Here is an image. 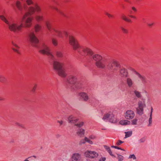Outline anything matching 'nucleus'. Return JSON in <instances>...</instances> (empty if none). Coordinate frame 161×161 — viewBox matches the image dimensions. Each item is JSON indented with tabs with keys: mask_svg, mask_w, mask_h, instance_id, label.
<instances>
[{
	"mask_svg": "<svg viewBox=\"0 0 161 161\" xmlns=\"http://www.w3.org/2000/svg\"><path fill=\"white\" fill-rule=\"evenodd\" d=\"M32 157H33V158H36V156H35V155L33 156Z\"/></svg>",
	"mask_w": 161,
	"mask_h": 161,
	"instance_id": "e2e57ef3",
	"label": "nucleus"
},
{
	"mask_svg": "<svg viewBox=\"0 0 161 161\" xmlns=\"http://www.w3.org/2000/svg\"><path fill=\"white\" fill-rule=\"evenodd\" d=\"M106 160V158L104 157L100 159L99 160V161H105Z\"/></svg>",
	"mask_w": 161,
	"mask_h": 161,
	"instance_id": "3c124183",
	"label": "nucleus"
},
{
	"mask_svg": "<svg viewBox=\"0 0 161 161\" xmlns=\"http://www.w3.org/2000/svg\"><path fill=\"white\" fill-rule=\"evenodd\" d=\"M117 149H120V150H123V151H124V150L122 149L121 148H120V147H118V148H117Z\"/></svg>",
	"mask_w": 161,
	"mask_h": 161,
	"instance_id": "680f3d73",
	"label": "nucleus"
},
{
	"mask_svg": "<svg viewBox=\"0 0 161 161\" xmlns=\"http://www.w3.org/2000/svg\"><path fill=\"white\" fill-rule=\"evenodd\" d=\"M125 1L126 2H129V1L128 0H125Z\"/></svg>",
	"mask_w": 161,
	"mask_h": 161,
	"instance_id": "69168bd1",
	"label": "nucleus"
},
{
	"mask_svg": "<svg viewBox=\"0 0 161 161\" xmlns=\"http://www.w3.org/2000/svg\"><path fill=\"white\" fill-rule=\"evenodd\" d=\"M120 124L122 125H130V122L127 120H122L119 122Z\"/></svg>",
	"mask_w": 161,
	"mask_h": 161,
	"instance_id": "412c9836",
	"label": "nucleus"
},
{
	"mask_svg": "<svg viewBox=\"0 0 161 161\" xmlns=\"http://www.w3.org/2000/svg\"><path fill=\"white\" fill-rule=\"evenodd\" d=\"M66 82L71 86L77 87L79 84L77 76L75 75H71L68 76L66 79Z\"/></svg>",
	"mask_w": 161,
	"mask_h": 161,
	"instance_id": "423d86ee",
	"label": "nucleus"
},
{
	"mask_svg": "<svg viewBox=\"0 0 161 161\" xmlns=\"http://www.w3.org/2000/svg\"><path fill=\"white\" fill-rule=\"evenodd\" d=\"M135 74L141 80L143 84H145L147 83L146 78L145 77L141 75L139 73L137 72H135Z\"/></svg>",
	"mask_w": 161,
	"mask_h": 161,
	"instance_id": "a211bd4d",
	"label": "nucleus"
},
{
	"mask_svg": "<svg viewBox=\"0 0 161 161\" xmlns=\"http://www.w3.org/2000/svg\"><path fill=\"white\" fill-rule=\"evenodd\" d=\"M30 157H29L27 158H26L25 160H24L23 161H29V160L28 159V158H29Z\"/></svg>",
	"mask_w": 161,
	"mask_h": 161,
	"instance_id": "bf43d9fd",
	"label": "nucleus"
},
{
	"mask_svg": "<svg viewBox=\"0 0 161 161\" xmlns=\"http://www.w3.org/2000/svg\"><path fill=\"white\" fill-rule=\"evenodd\" d=\"M102 119L104 120H108L110 122L113 123H115L117 122L116 116L112 111H109L106 113L103 117Z\"/></svg>",
	"mask_w": 161,
	"mask_h": 161,
	"instance_id": "0eeeda50",
	"label": "nucleus"
},
{
	"mask_svg": "<svg viewBox=\"0 0 161 161\" xmlns=\"http://www.w3.org/2000/svg\"><path fill=\"white\" fill-rule=\"evenodd\" d=\"M130 17L132 18H134V19H136V17L134 16H133V15H130Z\"/></svg>",
	"mask_w": 161,
	"mask_h": 161,
	"instance_id": "4d7b16f0",
	"label": "nucleus"
},
{
	"mask_svg": "<svg viewBox=\"0 0 161 161\" xmlns=\"http://www.w3.org/2000/svg\"><path fill=\"white\" fill-rule=\"evenodd\" d=\"M105 14L107 15L109 18H112L113 17V16L111 14L107 12L105 13Z\"/></svg>",
	"mask_w": 161,
	"mask_h": 161,
	"instance_id": "37998d69",
	"label": "nucleus"
},
{
	"mask_svg": "<svg viewBox=\"0 0 161 161\" xmlns=\"http://www.w3.org/2000/svg\"><path fill=\"white\" fill-rule=\"evenodd\" d=\"M121 18L122 19L125 20V21L129 22H131V21L130 19H128L127 18V17L124 14H123L121 16Z\"/></svg>",
	"mask_w": 161,
	"mask_h": 161,
	"instance_id": "393cba45",
	"label": "nucleus"
},
{
	"mask_svg": "<svg viewBox=\"0 0 161 161\" xmlns=\"http://www.w3.org/2000/svg\"><path fill=\"white\" fill-rule=\"evenodd\" d=\"M4 100V99L1 97H0V101H2Z\"/></svg>",
	"mask_w": 161,
	"mask_h": 161,
	"instance_id": "052dcab7",
	"label": "nucleus"
},
{
	"mask_svg": "<svg viewBox=\"0 0 161 161\" xmlns=\"http://www.w3.org/2000/svg\"><path fill=\"white\" fill-rule=\"evenodd\" d=\"M64 63L62 61H54L53 63V69L57 71L58 75L64 78L67 74L65 69L63 68Z\"/></svg>",
	"mask_w": 161,
	"mask_h": 161,
	"instance_id": "7ed1b4c3",
	"label": "nucleus"
},
{
	"mask_svg": "<svg viewBox=\"0 0 161 161\" xmlns=\"http://www.w3.org/2000/svg\"><path fill=\"white\" fill-rule=\"evenodd\" d=\"M134 93L135 96L138 98H140L142 97L141 92L135 90L134 91Z\"/></svg>",
	"mask_w": 161,
	"mask_h": 161,
	"instance_id": "b1692460",
	"label": "nucleus"
},
{
	"mask_svg": "<svg viewBox=\"0 0 161 161\" xmlns=\"http://www.w3.org/2000/svg\"><path fill=\"white\" fill-rule=\"evenodd\" d=\"M39 52L42 54L47 55L51 58H53L54 57V55L50 52V49L47 44L45 42L41 43L40 47Z\"/></svg>",
	"mask_w": 161,
	"mask_h": 161,
	"instance_id": "20e7f679",
	"label": "nucleus"
},
{
	"mask_svg": "<svg viewBox=\"0 0 161 161\" xmlns=\"http://www.w3.org/2000/svg\"><path fill=\"white\" fill-rule=\"evenodd\" d=\"M138 121V119H134L132 120V123L131 124L132 125H136Z\"/></svg>",
	"mask_w": 161,
	"mask_h": 161,
	"instance_id": "e433bc0d",
	"label": "nucleus"
},
{
	"mask_svg": "<svg viewBox=\"0 0 161 161\" xmlns=\"http://www.w3.org/2000/svg\"><path fill=\"white\" fill-rule=\"evenodd\" d=\"M29 41L31 45L35 47H38L39 40L33 31L30 32L28 34Z\"/></svg>",
	"mask_w": 161,
	"mask_h": 161,
	"instance_id": "6e6552de",
	"label": "nucleus"
},
{
	"mask_svg": "<svg viewBox=\"0 0 161 161\" xmlns=\"http://www.w3.org/2000/svg\"><path fill=\"white\" fill-rule=\"evenodd\" d=\"M119 66L120 65L118 63L114 60L112 61L108 65V69L113 72L117 71Z\"/></svg>",
	"mask_w": 161,
	"mask_h": 161,
	"instance_id": "1a4fd4ad",
	"label": "nucleus"
},
{
	"mask_svg": "<svg viewBox=\"0 0 161 161\" xmlns=\"http://www.w3.org/2000/svg\"><path fill=\"white\" fill-rule=\"evenodd\" d=\"M117 158L119 161H122L123 160L124 157L122 155L117 154Z\"/></svg>",
	"mask_w": 161,
	"mask_h": 161,
	"instance_id": "2f4dec72",
	"label": "nucleus"
},
{
	"mask_svg": "<svg viewBox=\"0 0 161 161\" xmlns=\"http://www.w3.org/2000/svg\"><path fill=\"white\" fill-rule=\"evenodd\" d=\"M138 107L143 108L145 107L146 105L145 104L142 103L141 101H139L138 102Z\"/></svg>",
	"mask_w": 161,
	"mask_h": 161,
	"instance_id": "cd10ccee",
	"label": "nucleus"
},
{
	"mask_svg": "<svg viewBox=\"0 0 161 161\" xmlns=\"http://www.w3.org/2000/svg\"><path fill=\"white\" fill-rule=\"evenodd\" d=\"M51 8L55 10L59 14L62 15L63 16H65L64 14L61 11L59 10L57 8L54 6H52Z\"/></svg>",
	"mask_w": 161,
	"mask_h": 161,
	"instance_id": "c756f323",
	"label": "nucleus"
},
{
	"mask_svg": "<svg viewBox=\"0 0 161 161\" xmlns=\"http://www.w3.org/2000/svg\"><path fill=\"white\" fill-rule=\"evenodd\" d=\"M84 140L86 142H88L90 144H93V142L91 140H90L89 138H88L87 137H85Z\"/></svg>",
	"mask_w": 161,
	"mask_h": 161,
	"instance_id": "f704fd0d",
	"label": "nucleus"
},
{
	"mask_svg": "<svg viewBox=\"0 0 161 161\" xmlns=\"http://www.w3.org/2000/svg\"><path fill=\"white\" fill-rule=\"evenodd\" d=\"M133 158L134 160H135L136 159V157L135 155L134 154L130 155L129 156V158Z\"/></svg>",
	"mask_w": 161,
	"mask_h": 161,
	"instance_id": "ea45409f",
	"label": "nucleus"
},
{
	"mask_svg": "<svg viewBox=\"0 0 161 161\" xmlns=\"http://www.w3.org/2000/svg\"><path fill=\"white\" fill-rule=\"evenodd\" d=\"M82 51L85 54L92 56V59L95 62V65L97 68L101 69L106 68V61L101 55L97 54L93 55L92 50L87 47L82 48Z\"/></svg>",
	"mask_w": 161,
	"mask_h": 161,
	"instance_id": "f257e3e1",
	"label": "nucleus"
},
{
	"mask_svg": "<svg viewBox=\"0 0 161 161\" xmlns=\"http://www.w3.org/2000/svg\"><path fill=\"white\" fill-rule=\"evenodd\" d=\"M51 33L59 38H62L63 37V33L57 28H53V31Z\"/></svg>",
	"mask_w": 161,
	"mask_h": 161,
	"instance_id": "ddd939ff",
	"label": "nucleus"
},
{
	"mask_svg": "<svg viewBox=\"0 0 161 161\" xmlns=\"http://www.w3.org/2000/svg\"><path fill=\"white\" fill-rule=\"evenodd\" d=\"M71 158L74 161H79L81 159V155L79 153H75L72 154Z\"/></svg>",
	"mask_w": 161,
	"mask_h": 161,
	"instance_id": "f3484780",
	"label": "nucleus"
},
{
	"mask_svg": "<svg viewBox=\"0 0 161 161\" xmlns=\"http://www.w3.org/2000/svg\"><path fill=\"white\" fill-rule=\"evenodd\" d=\"M55 54L57 58H63L64 55L63 53L61 52L57 51L56 52Z\"/></svg>",
	"mask_w": 161,
	"mask_h": 161,
	"instance_id": "5701e85b",
	"label": "nucleus"
},
{
	"mask_svg": "<svg viewBox=\"0 0 161 161\" xmlns=\"http://www.w3.org/2000/svg\"><path fill=\"white\" fill-rule=\"evenodd\" d=\"M43 16L40 14H36L35 17V19L37 21L42 20H43Z\"/></svg>",
	"mask_w": 161,
	"mask_h": 161,
	"instance_id": "4be33fe9",
	"label": "nucleus"
},
{
	"mask_svg": "<svg viewBox=\"0 0 161 161\" xmlns=\"http://www.w3.org/2000/svg\"><path fill=\"white\" fill-rule=\"evenodd\" d=\"M35 32L37 33L41 29V26L38 24H36L34 26Z\"/></svg>",
	"mask_w": 161,
	"mask_h": 161,
	"instance_id": "bb28decb",
	"label": "nucleus"
},
{
	"mask_svg": "<svg viewBox=\"0 0 161 161\" xmlns=\"http://www.w3.org/2000/svg\"><path fill=\"white\" fill-rule=\"evenodd\" d=\"M64 33L66 35H67V33L66 32H64Z\"/></svg>",
	"mask_w": 161,
	"mask_h": 161,
	"instance_id": "0e129e2a",
	"label": "nucleus"
},
{
	"mask_svg": "<svg viewBox=\"0 0 161 161\" xmlns=\"http://www.w3.org/2000/svg\"><path fill=\"white\" fill-rule=\"evenodd\" d=\"M111 147H113V148H116V149H117V148H118V147L116 146H111Z\"/></svg>",
	"mask_w": 161,
	"mask_h": 161,
	"instance_id": "13d9d810",
	"label": "nucleus"
},
{
	"mask_svg": "<svg viewBox=\"0 0 161 161\" xmlns=\"http://www.w3.org/2000/svg\"><path fill=\"white\" fill-rule=\"evenodd\" d=\"M132 9L135 12H136L137 11L136 8L134 7H132Z\"/></svg>",
	"mask_w": 161,
	"mask_h": 161,
	"instance_id": "5fc2aeb1",
	"label": "nucleus"
},
{
	"mask_svg": "<svg viewBox=\"0 0 161 161\" xmlns=\"http://www.w3.org/2000/svg\"><path fill=\"white\" fill-rule=\"evenodd\" d=\"M153 108L152 107L151 108V112H150V115H151V116H152V113H153Z\"/></svg>",
	"mask_w": 161,
	"mask_h": 161,
	"instance_id": "6e6d98bb",
	"label": "nucleus"
},
{
	"mask_svg": "<svg viewBox=\"0 0 161 161\" xmlns=\"http://www.w3.org/2000/svg\"><path fill=\"white\" fill-rule=\"evenodd\" d=\"M96 138V136L93 135H90L89 136V138L92 140H94Z\"/></svg>",
	"mask_w": 161,
	"mask_h": 161,
	"instance_id": "c03bdc74",
	"label": "nucleus"
},
{
	"mask_svg": "<svg viewBox=\"0 0 161 161\" xmlns=\"http://www.w3.org/2000/svg\"><path fill=\"white\" fill-rule=\"evenodd\" d=\"M136 1H139V0H136Z\"/></svg>",
	"mask_w": 161,
	"mask_h": 161,
	"instance_id": "774afa93",
	"label": "nucleus"
},
{
	"mask_svg": "<svg viewBox=\"0 0 161 161\" xmlns=\"http://www.w3.org/2000/svg\"><path fill=\"white\" fill-rule=\"evenodd\" d=\"M85 154L86 157L95 158L98 156V154L96 152L88 151L85 152Z\"/></svg>",
	"mask_w": 161,
	"mask_h": 161,
	"instance_id": "f8f14e48",
	"label": "nucleus"
},
{
	"mask_svg": "<svg viewBox=\"0 0 161 161\" xmlns=\"http://www.w3.org/2000/svg\"><path fill=\"white\" fill-rule=\"evenodd\" d=\"M124 142L120 140H119L118 141L116 142V144L117 146L120 145L121 144L123 143Z\"/></svg>",
	"mask_w": 161,
	"mask_h": 161,
	"instance_id": "a19ab883",
	"label": "nucleus"
},
{
	"mask_svg": "<svg viewBox=\"0 0 161 161\" xmlns=\"http://www.w3.org/2000/svg\"><path fill=\"white\" fill-rule=\"evenodd\" d=\"M15 124L17 125L20 127H22V125L18 122H16Z\"/></svg>",
	"mask_w": 161,
	"mask_h": 161,
	"instance_id": "864d4df0",
	"label": "nucleus"
},
{
	"mask_svg": "<svg viewBox=\"0 0 161 161\" xmlns=\"http://www.w3.org/2000/svg\"><path fill=\"white\" fill-rule=\"evenodd\" d=\"M36 87H37V84H34L32 88L31 91L33 92H35L36 91Z\"/></svg>",
	"mask_w": 161,
	"mask_h": 161,
	"instance_id": "58836bf2",
	"label": "nucleus"
},
{
	"mask_svg": "<svg viewBox=\"0 0 161 161\" xmlns=\"http://www.w3.org/2000/svg\"><path fill=\"white\" fill-rule=\"evenodd\" d=\"M152 116L151 115H150L149 118L148 119V124L147 125V126H152Z\"/></svg>",
	"mask_w": 161,
	"mask_h": 161,
	"instance_id": "7c9ffc66",
	"label": "nucleus"
},
{
	"mask_svg": "<svg viewBox=\"0 0 161 161\" xmlns=\"http://www.w3.org/2000/svg\"><path fill=\"white\" fill-rule=\"evenodd\" d=\"M108 152L110 154V155H111V156H112L113 157H115V156H114L113 155V154H112V153L111 150H109V151H108Z\"/></svg>",
	"mask_w": 161,
	"mask_h": 161,
	"instance_id": "09e8293b",
	"label": "nucleus"
},
{
	"mask_svg": "<svg viewBox=\"0 0 161 161\" xmlns=\"http://www.w3.org/2000/svg\"><path fill=\"white\" fill-rule=\"evenodd\" d=\"M126 82L129 88L132 87L134 85V81L130 77H127L126 79Z\"/></svg>",
	"mask_w": 161,
	"mask_h": 161,
	"instance_id": "dca6fc26",
	"label": "nucleus"
},
{
	"mask_svg": "<svg viewBox=\"0 0 161 161\" xmlns=\"http://www.w3.org/2000/svg\"><path fill=\"white\" fill-rule=\"evenodd\" d=\"M86 142L85 141V140H81L79 144L80 145H81L82 144H85V143Z\"/></svg>",
	"mask_w": 161,
	"mask_h": 161,
	"instance_id": "de8ad7c7",
	"label": "nucleus"
},
{
	"mask_svg": "<svg viewBox=\"0 0 161 161\" xmlns=\"http://www.w3.org/2000/svg\"><path fill=\"white\" fill-rule=\"evenodd\" d=\"M146 140L145 137H143L138 140V142L139 143H142L145 142Z\"/></svg>",
	"mask_w": 161,
	"mask_h": 161,
	"instance_id": "72a5a7b5",
	"label": "nucleus"
},
{
	"mask_svg": "<svg viewBox=\"0 0 161 161\" xmlns=\"http://www.w3.org/2000/svg\"><path fill=\"white\" fill-rule=\"evenodd\" d=\"M104 148L107 152L109 151V150H110L109 147L106 146H104Z\"/></svg>",
	"mask_w": 161,
	"mask_h": 161,
	"instance_id": "a18cd8bd",
	"label": "nucleus"
},
{
	"mask_svg": "<svg viewBox=\"0 0 161 161\" xmlns=\"http://www.w3.org/2000/svg\"><path fill=\"white\" fill-rule=\"evenodd\" d=\"M12 49L14 52H16V53H19V51L17 49H15V48H12Z\"/></svg>",
	"mask_w": 161,
	"mask_h": 161,
	"instance_id": "8fccbe9b",
	"label": "nucleus"
},
{
	"mask_svg": "<svg viewBox=\"0 0 161 161\" xmlns=\"http://www.w3.org/2000/svg\"><path fill=\"white\" fill-rule=\"evenodd\" d=\"M4 14V13H1V14L0 15V19L8 25L9 29L14 32L20 31L23 26L22 23L21 22L20 25H18V21L17 20H12L9 21Z\"/></svg>",
	"mask_w": 161,
	"mask_h": 161,
	"instance_id": "f03ea898",
	"label": "nucleus"
},
{
	"mask_svg": "<svg viewBox=\"0 0 161 161\" xmlns=\"http://www.w3.org/2000/svg\"><path fill=\"white\" fill-rule=\"evenodd\" d=\"M119 75L123 77H127L128 75V72L126 69L122 68L119 71Z\"/></svg>",
	"mask_w": 161,
	"mask_h": 161,
	"instance_id": "4468645a",
	"label": "nucleus"
},
{
	"mask_svg": "<svg viewBox=\"0 0 161 161\" xmlns=\"http://www.w3.org/2000/svg\"><path fill=\"white\" fill-rule=\"evenodd\" d=\"M57 122L58 123H59V124H60V125H63V121L61 120H57Z\"/></svg>",
	"mask_w": 161,
	"mask_h": 161,
	"instance_id": "49530a36",
	"label": "nucleus"
},
{
	"mask_svg": "<svg viewBox=\"0 0 161 161\" xmlns=\"http://www.w3.org/2000/svg\"><path fill=\"white\" fill-rule=\"evenodd\" d=\"M79 119L73 115H71L68 117V122L69 123L74 125V126L78 128H80L84 125V122H80L77 123Z\"/></svg>",
	"mask_w": 161,
	"mask_h": 161,
	"instance_id": "39448f33",
	"label": "nucleus"
},
{
	"mask_svg": "<svg viewBox=\"0 0 161 161\" xmlns=\"http://www.w3.org/2000/svg\"><path fill=\"white\" fill-rule=\"evenodd\" d=\"M52 43L55 46H57L58 45L57 40L53 38L52 39Z\"/></svg>",
	"mask_w": 161,
	"mask_h": 161,
	"instance_id": "473e14b6",
	"label": "nucleus"
},
{
	"mask_svg": "<svg viewBox=\"0 0 161 161\" xmlns=\"http://www.w3.org/2000/svg\"><path fill=\"white\" fill-rule=\"evenodd\" d=\"M135 115V113L131 110H128L124 113V117L127 119H133Z\"/></svg>",
	"mask_w": 161,
	"mask_h": 161,
	"instance_id": "9b49d317",
	"label": "nucleus"
},
{
	"mask_svg": "<svg viewBox=\"0 0 161 161\" xmlns=\"http://www.w3.org/2000/svg\"><path fill=\"white\" fill-rule=\"evenodd\" d=\"M137 113L140 115H142L143 113V108L138 107L136 108Z\"/></svg>",
	"mask_w": 161,
	"mask_h": 161,
	"instance_id": "a878e982",
	"label": "nucleus"
},
{
	"mask_svg": "<svg viewBox=\"0 0 161 161\" xmlns=\"http://www.w3.org/2000/svg\"><path fill=\"white\" fill-rule=\"evenodd\" d=\"M79 96L85 101H87L89 99L88 94L85 92H81L79 93Z\"/></svg>",
	"mask_w": 161,
	"mask_h": 161,
	"instance_id": "2eb2a0df",
	"label": "nucleus"
},
{
	"mask_svg": "<svg viewBox=\"0 0 161 161\" xmlns=\"http://www.w3.org/2000/svg\"><path fill=\"white\" fill-rule=\"evenodd\" d=\"M57 136H58V137L60 136V135H57Z\"/></svg>",
	"mask_w": 161,
	"mask_h": 161,
	"instance_id": "338daca9",
	"label": "nucleus"
},
{
	"mask_svg": "<svg viewBox=\"0 0 161 161\" xmlns=\"http://www.w3.org/2000/svg\"><path fill=\"white\" fill-rule=\"evenodd\" d=\"M125 138H126L130 136L132 134V131H128L127 132H125Z\"/></svg>",
	"mask_w": 161,
	"mask_h": 161,
	"instance_id": "c85d7f7f",
	"label": "nucleus"
},
{
	"mask_svg": "<svg viewBox=\"0 0 161 161\" xmlns=\"http://www.w3.org/2000/svg\"><path fill=\"white\" fill-rule=\"evenodd\" d=\"M6 80V78L4 76L0 75V82H4V80Z\"/></svg>",
	"mask_w": 161,
	"mask_h": 161,
	"instance_id": "c9c22d12",
	"label": "nucleus"
},
{
	"mask_svg": "<svg viewBox=\"0 0 161 161\" xmlns=\"http://www.w3.org/2000/svg\"><path fill=\"white\" fill-rule=\"evenodd\" d=\"M85 130L83 129H79L76 132V134L79 136L82 137L85 134Z\"/></svg>",
	"mask_w": 161,
	"mask_h": 161,
	"instance_id": "aec40b11",
	"label": "nucleus"
},
{
	"mask_svg": "<svg viewBox=\"0 0 161 161\" xmlns=\"http://www.w3.org/2000/svg\"><path fill=\"white\" fill-rule=\"evenodd\" d=\"M69 43L72 46L74 50H76L79 48V46L74 36H69Z\"/></svg>",
	"mask_w": 161,
	"mask_h": 161,
	"instance_id": "9d476101",
	"label": "nucleus"
},
{
	"mask_svg": "<svg viewBox=\"0 0 161 161\" xmlns=\"http://www.w3.org/2000/svg\"><path fill=\"white\" fill-rule=\"evenodd\" d=\"M11 43L12 45L14 46H15L16 47L19 48V47L13 41H12L11 42Z\"/></svg>",
	"mask_w": 161,
	"mask_h": 161,
	"instance_id": "79ce46f5",
	"label": "nucleus"
},
{
	"mask_svg": "<svg viewBox=\"0 0 161 161\" xmlns=\"http://www.w3.org/2000/svg\"><path fill=\"white\" fill-rule=\"evenodd\" d=\"M153 24H154L153 23H150L148 24L147 25L149 27H151V26H152V25H153Z\"/></svg>",
	"mask_w": 161,
	"mask_h": 161,
	"instance_id": "603ef678",
	"label": "nucleus"
},
{
	"mask_svg": "<svg viewBox=\"0 0 161 161\" xmlns=\"http://www.w3.org/2000/svg\"><path fill=\"white\" fill-rule=\"evenodd\" d=\"M121 29L122 30L123 32L125 34H127L128 33V31L127 29L123 27H121Z\"/></svg>",
	"mask_w": 161,
	"mask_h": 161,
	"instance_id": "4c0bfd02",
	"label": "nucleus"
},
{
	"mask_svg": "<svg viewBox=\"0 0 161 161\" xmlns=\"http://www.w3.org/2000/svg\"><path fill=\"white\" fill-rule=\"evenodd\" d=\"M45 24L47 28L51 32L53 31V28H54L52 27V24L49 21H46Z\"/></svg>",
	"mask_w": 161,
	"mask_h": 161,
	"instance_id": "6ab92c4d",
	"label": "nucleus"
}]
</instances>
